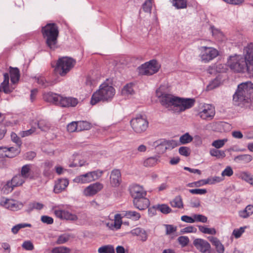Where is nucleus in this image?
<instances>
[{"label":"nucleus","mask_w":253,"mask_h":253,"mask_svg":"<svg viewBox=\"0 0 253 253\" xmlns=\"http://www.w3.org/2000/svg\"><path fill=\"white\" fill-rule=\"evenodd\" d=\"M252 96L253 83L248 81L238 85L237 89L233 95V100L236 105L248 108L250 107Z\"/></svg>","instance_id":"nucleus-1"},{"label":"nucleus","mask_w":253,"mask_h":253,"mask_svg":"<svg viewBox=\"0 0 253 253\" xmlns=\"http://www.w3.org/2000/svg\"><path fill=\"white\" fill-rule=\"evenodd\" d=\"M41 32L47 46L51 49H54L56 47L59 36L57 25L54 23H47L42 27Z\"/></svg>","instance_id":"nucleus-2"},{"label":"nucleus","mask_w":253,"mask_h":253,"mask_svg":"<svg viewBox=\"0 0 253 253\" xmlns=\"http://www.w3.org/2000/svg\"><path fill=\"white\" fill-rule=\"evenodd\" d=\"M115 94V89L106 83L100 85L99 89L92 95L90 103L94 105L98 102L111 100Z\"/></svg>","instance_id":"nucleus-3"},{"label":"nucleus","mask_w":253,"mask_h":253,"mask_svg":"<svg viewBox=\"0 0 253 253\" xmlns=\"http://www.w3.org/2000/svg\"><path fill=\"white\" fill-rule=\"evenodd\" d=\"M76 61L71 58L63 57L58 59L55 68L56 73L65 76L75 65Z\"/></svg>","instance_id":"nucleus-4"},{"label":"nucleus","mask_w":253,"mask_h":253,"mask_svg":"<svg viewBox=\"0 0 253 253\" xmlns=\"http://www.w3.org/2000/svg\"><path fill=\"white\" fill-rule=\"evenodd\" d=\"M247 61L242 55L230 56L228 64L230 69L237 73H243L246 70Z\"/></svg>","instance_id":"nucleus-5"},{"label":"nucleus","mask_w":253,"mask_h":253,"mask_svg":"<svg viewBox=\"0 0 253 253\" xmlns=\"http://www.w3.org/2000/svg\"><path fill=\"white\" fill-rule=\"evenodd\" d=\"M160 65L155 60L146 62L138 68L139 74L142 75H152L158 72Z\"/></svg>","instance_id":"nucleus-6"},{"label":"nucleus","mask_w":253,"mask_h":253,"mask_svg":"<svg viewBox=\"0 0 253 253\" xmlns=\"http://www.w3.org/2000/svg\"><path fill=\"white\" fill-rule=\"evenodd\" d=\"M156 94L160 98V102L163 106L167 108L171 106H176L177 97L162 92L160 88L156 90Z\"/></svg>","instance_id":"nucleus-7"},{"label":"nucleus","mask_w":253,"mask_h":253,"mask_svg":"<svg viewBox=\"0 0 253 253\" xmlns=\"http://www.w3.org/2000/svg\"><path fill=\"white\" fill-rule=\"evenodd\" d=\"M130 125L135 132L141 133L147 128L148 122L144 117L140 115L132 119L130 121Z\"/></svg>","instance_id":"nucleus-8"},{"label":"nucleus","mask_w":253,"mask_h":253,"mask_svg":"<svg viewBox=\"0 0 253 253\" xmlns=\"http://www.w3.org/2000/svg\"><path fill=\"white\" fill-rule=\"evenodd\" d=\"M199 50L201 51V59L205 62L211 60L218 55V51L211 47L201 46Z\"/></svg>","instance_id":"nucleus-9"},{"label":"nucleus","mask_w":253,"mask_h":253,"mask_svg":"<svg viewBox=\"0 0 253 253\" xmlns=\"http://www.w3.org/2000/svg\"><path fill=\"white\" fill-rule=\"evenodd\" d=\"M198 115L203 120H211L215 115L214 108L210 104L205 105L203 109L199 112Z\"/></svg>","instance_id":"nucleus-10"},{"label":"nucleus","mask_w":253,"mask_h":253,"mask_svg":"<svg viewBox=\"0 0 253 253\" xmlns=\"http://www.w3.org/2000/svg\"><path fill=\"white\" fill-rule=\"evenodd\" d=\"M193 245L199 250L202 253H210L211 250V245L207 241L202 239L197 238L194 240Z\"/></svg>","instance_id":"nucleus-11"},{"label":"nucleus","mask_w":253,"mask_h":253,"mask_svg":"<svg viewBox=\"0 0 253 253\" xmlns=\"http://www.w3.org/2000/svg\"><path fill=\"white\" fill-rule=\"evenodd\" d=\"M195 102L193 98H181L177 97L176 107H178L180 111H184L186 109L192 107Z\"/></svg>","instance_id":"nucleus-12"},{"label":"nucleus","mask_w":253,"mask_h":253,"mask_svg":"<svg viewBox=\"0 0 253 253\" xmlns=\"http://www.w3.org/2000/svg\"><path fill=\"white\" fill-rule=\"evenodd\" d=\"M78 103L77 98L72 97H64L60 95L58 106L62 107H74Z\"/></svg>","instance_id":"nucleus-13"},{"label":"nucleus","mask_w":253,"mask_h":253,"mask_svg":"<svg viewBox=\"0 0 253 253\" xmlns=\"http://www.w3.org/2000/svg\"><path fill=\"white\" fill-rule=\"evenodd\" d=\"M103 187V184L99 182H96L89 185L85 188L84 191V194L86 196H91L96 194Z\"/></svg>","instance_id":"nucleus-14"},{"label":"nucleus","mask_w":253,"mask_h":253,"mask_svg":"<svg viewBox=\"0 0 253 253\" xmlns=\"http://www.w3.org/2000/svg\"><path fill=\"white\" fill-rule=\"evenodd\" d=\"M54 213L56 216L62 219L75 221L78 219L76 215L72 214L67 211L61 210H55Z\"/></svg>","instance_id":"nucleus-15"},{"label":"nucleus","mask_w":253,"mask_h":253,"mask_svg":"<svg viewBox=\"0 0 253 253\" xmlns=\"http://www.w3.org/2000/svg\"><path fill=\"white\" fill-rule=\"evenodd\" d=\"M110 184L113 187H116L120 185L121 182V173L119 169H115L111 171L110 176Z\"/></svg>","instance_id":"nucleus-16"},{"label":"nucleus","mask_w":253,"mask_h":253,"mask_svg":"<svg viewBox=\"0 0 253 253\" xmlns=\"http://www.w3.org/2000/svg\"><path fill=\"white\" fill-rule=\"evenodd\" d=\"M43 98L47 102L58 105L59 98H60V95L49 91L43 94Z\"/></svg>","instance_id":"nucleus-17"},{"label":"nucleus","mask_w":253,"mask_h":253,"mask_svg":"<svg viewBox=\"0 0 253 253\" xmlns=\"http://www.w3.org/2000/svg\"><path fill=\"white\" fill-rule=\"evenodd\" d=\"M130 193L133 200L138 199V198L145 197L146 195V192L141 186L137 185L133 186L131 188Z\"/></svg>","instance_id":"nucleus-18"},{"label":"nucleus","mask_w":253,"mask_h":253,"mask_svg":"<svg viewBox=\"0 0 253 253\" xmlns=\"http://www.w3.org/2000/svg\"><path fill=\"white\" fill-rule=\"evenodd\" d=\"M133 204L135 207L139 210H144L146 209L150 205V202L148 199L145 197L133 200Z\"/></svg>","instance_id":"nucleus-19"},{"label":"nucleus","mask_w":253,"mask_h":253,"mask_svg":"<svg viewBox=\"0 0 253 253\" xmlns=\"http://www.w3.org/2000/svg\"><path fill=\"white\" fill-rule=\"evenodd\" d=\"M2 199L3 200L1 202H3L6 207L11 211H18L21 209L24 206L23 204L21 202H10L8 199L4 198Z\"/></svg>","instance_id":"nucleus-20"},{"label":"nucleus","mask_w":253,"mask_h":253,"mask_svg":"<svg viewBox=\"0 0 253 253\" xmlns=\"http://www.w3.org/2000/svg\"><path fill=\"white\" fill-rule=\"evenodd\" d=\"M69 184L67 179H59L55 183L54 187V192L59 193L64 190Z\"/></svg>","instance_id":"nucleus-21"},{"label":"nucleus","mask_w":253,"mask_h":253,"mask_svg":"<svg viewBox=\"0 0 253 253\" xmlns=\"http://www.w3.org/2000/svg\"><path fill=\"white\" fill-rule=\"evenodd\" d=\"M244 58L247 62L253 63V43H250L244 48Z\"/></svg>","instance_id":"nucleus-22"},{"label":"nucleus","mask_w":253,"mask_h":253,"mask_svg":"<svg viewBox=\"0 0 253 253\" xmlns=\"http://www.w3.org/2000/svg\"><path fill=\"white\" fill-rule=\"evenodd\" d=\"M3 77L4 80L0 84V87L5 93H9L12 91L13 88L10 87L9 85V74L7 73H4L3 74Z\"/></svg>","instance_id":"nucleus-23"},{"label":"nucleus","mask_w":253,"mask_h":253,"mask_svg":"<svg viewBox=\"0 0 253 253\" xmlns=\"http://www.w3.org/2000/svg\"><path fill=\"white\" fill-rule=\"evenodd\" d=\"M208 239L212 245L215 246L216 250L218 253H224V247L216 237H210Z\"/></svg>","instance_id":"nucleus-24"},{"label":"nucleus","mask_w":253,"mask_h":253,"mask_svg":"<svg viewBox=\"0 0 253 253\" xmlns=\"http://www.w3.org/2000/svg\"><path fill=\"white\" fill-rule=\"evenodd\" d=\"M153 146L155 147L156 151L159 154H163L167 150L165 139H160L155 141L153 143Z\"/></svg>","instance_id":"nucleus-25"},{"label":"nucleus","mask_w":253,"mask_h":253,"mask_svg":"<svg viewBox=\"0 0 253 253\" xmlns=\"http://www.w3.org/2000/svg\"><path fill=\"white\" fill-rule=\"evenodd\" d=\"M9 74L10 76L11 82L14 84L17 83L20 78V71L17 68H13L10 67Z\"/></svg>","instance_id":"nucleus-26"},{"label":"nucleus","mask_w":253,"mask_h":253,"mask_svg":"<svg viewBox=\"0 0 253 253\" xmlns=\"http://www.w3.org/2000/svg\"><path fill=\"white\" fill-rule=\"evenodd\" d=\"M75 181L81 183H87L92 182L89 172L78 176L75 179Z\"/></svg>","instance_id":"nucleus-27"},{"label":"nucleus","mask_w":253,"mask_h":253,"mask_svg":"<svg viewBox=\"0 0 253 253\" xmlns=\"http://www.w3.org/2000/svg\"><path fill=\"white\" fill-rule=\"evenodd\" d=\"M253 213V205H249L247 206L245 210L239 211L240 216L243 218H247Z\"/></svg>","instance_id":"nucleus-28"},{"label":"nucleus","mask_w":253,"mask_h":253,"mask_svg":"<svg viewBox=\"0 0 253 253\" xmlns=\"http://www.w3.org/2000/svg\"><path fill=\"white\" fill-rule=\"evenodd\" d=\"M170 204L171 206L173 208H176L178 209H181L183 208L182 199L180 196H176L171 201H170Z\"/></svg>","instance_id":"nucleus-29"},{"label":"nucleus","mask_w":253,"mask_h":253,"mask_svg":"<svg viewBox=\"0 0 253 253\" xmlns=\"http://www.w3.org/2000/svg\"><path fill=\"white\" fill-rule=\"evenodd\" d=\"M32 166L31 165H25L21 168V175L24 179L32 178L30 176Z\"/></svg>","instance_id":"nucleus-30"},{"label":"nucleus","mask_w":253,"mask_h":253,"mask_svg":"<svg viewBox=\"0 0 253 253\" xmlns=\"http://www.w3.org/2000/svg\"><path fill=\"white\" fill-rule=\"evenodd\" d=\"M210 154L213 157H215L217 159H222L226 156L224 151L218 150L216 148L211 149L210 151Z\"/></svg>","instance_id":"nucleus-31"},{"label":"nucleus","mask_w":253,"mask_h":253,"mask_svg":"<svg viewBox=\"0 0 253 253\" xmlns=\"http://www.w3.org/2000/svg\"><path fill=\"white\" fill-rule=\"evenodd\" d=\"M153 209L158 210L164 214H168L171 212V209L166 204L157 205L154 206Z\"/></svg>","instance_id":"nucleus-32"},{"label":"nucleus","mask_w":253,"mask_h":253,"mask_svg":"<svg viewBox=\"0 0 253 253\" xmlns=\"http://www.w3.org/2000/svg\"><path fill=\"white\" fill-rule=\"evenodd\" d=\"M43 207L44 205L41 203L36 202H31L28 205V209L27 210V211L30 212L35 209L41 210L43 208Z\"/></svg>","instance_id":"nucleus-33"},{"label":"nucleus","mask_w":253,"mask_h":253,"mask_svg":"<svg viewBox=\"0 0 253 253\" xmlns=\"http://www.w3.org/2000/svg\"><path fill=\"white\" fill-rule=\"evenodd\" d=\"M98 252V253H115V250L112 245H105L100 247Z\"/></svg>","instance_id":"nucleus-34"},{"label":"nucleus","mask_w":253,"mask_h":253,"mask_svg":"<svg viewBox=\"0 0 253 253\" xmlns=\"http://www.w3.org/2000/svg\"><path fill=\"white\" fill-rule=\"evenodd\" d=\"M133 84L131 83L126 84L122 90V93L124 95H132L134 93Z\"/></svg>","instance_id":"nucleus-35"},{"label":"nucleus","mask_w":253,"mask_h":253,"mask_svg":"<svg viewBox=\"0 0 253 253\" xmlns=\"http://www.w3.org/2000/svg\"><path fill=\"white\" fill-rule=\"evenodd\" d=\"M77 123L78 131H81L84 130H88L91 127V124L86 121H78Z\"/></svg>","instance_id":"nucleus-36"},{"label":"nucleus","mask_w":253,"mask_h":253,"mask_svg":"<svg viewBox=\"0 0 253 253\" xmlns=\"http://www.w3.org/2000/svg\"><path fill=\"white\" fill-rule=\"evenodd\" d=\"M253 159L252 156L249 154H243L238 155L235 158V161L249 163Z\"/></svg>","instance_id":"nucleus-37"},{"label":"nucleus","mask_w":253,"mask_h":253,"mask_svg":"<svg viewBox=\"0 0 253 253\" xmlns=\"http://www.w3.org/2000/svg\"><path fill=\"white\" fill-rule=\"evenodd\" d=\"M38 126L41 130L46 131L49 129L50 125L46 121L41 120L38 122Z\"/></svg>","instance_id":"nucleus-38"},{"label":"nucleus","mask_w":253,"mask_h":253,"mask_svg":"<svg viewBox=\"0 0 253 253\" xmlns=\"http://www.w3.org/2000/svg\"><path fill=\"white\" fill-rule=\"evenodd\" d=\"M11 180L13 185L16 187L22 185V184L25 182V179L21 174L16 175Z\"/></svg>","instance_id":"nucleus-39"},{"label":"nucleus","mask_w":253,"mask_h":253,"mask_svg":"<svg viewBox=\"0 0 253 253\" xmlns=\"http://www.w3.org/2000/svg\"><path fill=\"white\" fill-rule=\"evenodd\" d=\"M37 82L43 87H46L49 86H51L54 84V82L47 81L43 77H40L38 78Z\"/></svg>","instance_id":"nucleus-40"},{"label":"nucleus","mask_w":253,"mask_h":253,"mask_svg":"<svg viewBox=\"0 0 253 253\" xmlns=\"http://www.w3.org/2000/svg\"><path fill=\"white\" fill-rule=\"evenodd\" d=\"M193 139V137L187 132L180 137L179 142L181 144H186L191 142Z\"/></svg>","instance_id":"nucleus-41"},{"label":"nucleus","mask_w":253,"mask_h":253,"mask_svg":"<svg viewBox=\"0 0 253 253\" xmlns=\"http://www.w3.org/2000/svg\"><path fill=\"white\" fill-rule=\"evenodd\" d=\"M27 227H31L32 225L29 223H20L13 226L11 229V231L13 234H16L20 229Z\"/></svg>","instance_id":"nucleus-42"},{"label":"nucleus","mask_w":253,"mask_h":253,"mask_svg":"<svg viewBox=\"0 0 253 253\" xmlns=\"http://www.w3.org/2000/svg\"><path fill=\"white\" fill-rule=\"evenodd\" d=\"M124 215L127 218H132L136 220H138L140 217V214L135 211H126Z\"/></svg>","instance_id":"nucleus-43"},{"label":"nucleus","mask_w":253,"mask_h":253,"mask_svg":"<svg viewBox=\"0 0 253 253\" xmlns=\"http://www.w3.org/2000/svg\"><path fill=\"white\" fill-rule=\"evenodd\" d=\"M70 252V249L64 246L54 248L51 251L52 253H69Z\"/></svg>","instance_id":"nucleus-44"},{"label":"nucleus","mask_w":253,"mask_h":253,"mask_svg":"<svg viewBox=\"0 0 253 253\" xmlns=\"http://www.w3.org/2000/svg\"><path fill=\"white\" fill-rule=\"evenodd\" d=\"M92 181H95L99 179L102 175L103 171L102 170L97 169L96 170L89 172Z\"/></svg>","instance_id":"nucleus-45"},{"label":"nucleus","mask_w":253,"mask_h":253,"mask_svg":"<svg viewBox=\"0 0 253 253\" xmlns=\"http://www.w3.org/2000/svg\"><path fill=\"white\" fill-rule=\"evenodd\" d=\"M227 138L223 139H217L212 142L211 145L216 149H219L222 147L225 143L227 141Z\"/></svg>","instance_id":"nucleus-46"},{"label":"nucleus","mask_w":253,"mask_h":253,"mask_svg":"<svg viewBox=\"0 0 253 253\" xmlns=\"http://www.w3.org/2000/svg\"><path fill=\"white\" fill-rule=\"evenodd\" d=\"M122 224V216L120 214H116L115 215L114 222L113 225L115 226V229L117 230L121 228Z\"/></svg>","instance_id":"nucleus-47"},{"label":"nucleus","mask_w":253,"mask_h":253,"mask_svg":"<svg viewBox=\"0 0 253 253\" xmlns=\"http://www.w3.org/2000/svg\"><path fill=\"white\" fill-rule=\"evenodd\" d=\"M199 230L205 234L214 235L216 234V231L214 228H209L204 226H199Z\"/></svg>","instance_id":"nucleus-48"},{"label":"nucleus","mask_w":253,"mask_h":253,"mask_svg":"<svg viewBox=\"0 0 253 253\" xmlns=\"http://www.w3.org/2000/svg\"><path fill=\"white\" fill-rule=\"evenodd\" d=\"M240 177L248 183H252L253 180V176L248 172H242L240 173Z\"/></svg>","instance_id":"nucleus-49"},{"label":"nucleus","mask_w":253,"mask_h":253,"mask_svg":"<svg viewBox=\"0 0 253 253\" xmlns=\"http://www.w3.org/2000/svg\"><path fill=\"white\" fill-rule=\"evenodd\" d=\"M173 5L177 9L185 8L187 7V1L185 0H173Z\"/></svg>","instance_id":"nucleus-50"},{"label":"nucleus","mask_w":253,"mask_h":253,"mask_svg":"<svg viewBox=\"0 0 253 253\" xmlns=\"http://www.w3.org/2000/svg\"><path fill=\"white\" fill-rule=\"evenodd\" d=\"M152 7V0H146L142 5V8L145 12L151 13Z\"/></svg>","instance_id":"nucleus-51"},{"label":"nucleus","mask_w":253,"mask_h":253,"mask_svg":"<svg viewBox=\"0 0 253 253\" xmlns=\"http://www.w3.org/2000/svg\"><path fill=\"white\" fill-rule=\"evenodd\" d=\"M19 153L18 149L14 148V147L6 148L5 150V154L7 155L9 154L12 155L11 157H7V158H13L16 156Z\"/></svg>","instance_id":"nucleus-52"},{"label":"nucleus","mask_w":253,"mask_h":253,"mask_svg":"<svg viewBox=\"0 0 253 253\" xmlns=\"http://www.w3.org/2000/svg\"><path fill=\"white\" fill-rule=\"evenodd\" d=\"M70 237L71 235L70 234H63L58 237L56 242L58 244H64L69 240Z\"/></svg>","instance_id":"nucleus-53"},{"label":"nucleus","mask_w":253,"mask_h":253,"mask_svg":"<svg viewBox=\"0 0 253 253\" xmlns=\"http://www.w3.org/2000/svg\"><path fill=\"white\" fill-rule=\"evenodd\" d=\"M165 143L167 149H172L178 145V142L174 140H165Z\"/></svg>","instance_id":"nucleus-54"},{"label":"nucleus","mask_w":253,"mask_h":253,"mask_svg":"<svg viewBox=\"0 0 253 253\" xmlns=\"http://www.w3.org/2000/svg\"><path fill=\"white\" fill-rule=\"evenodd\" d=\"M67 129L70 132H73L76 131H78L77 122H72L69 124L67 126Z\"/></svg>","instance_id":"nucleus-55"},{"label":"nucleus","mask_w":253,"mask_h":253,"mask_svg":"<svg viewBox=\"0 0 253 253\" xmlns=\"http://www.w3.org/2000/svg\"><path fill=\"white\" fill-rule=\"evenodd\" d=\"M246 226L241 227L239 229H235L233 230L232 234L236 239L239 238L245 232Z\"/></svg>","instance_id":"nucleus-56"},{"label":"nucleus","mask_w":253,"mask_h":253,"mask_svg":"<svg viewBox=\"0 0 253 253\" xmlns=\"http://www.w3.org/2000/svg\"><path fill=\"white\" fill-rule=\"evenodd\" d=\"M194 217V220H195V222H201L202 223H206L207 222L208 218L207 217L202 214H194L193 215Z\"/></svg>","instance_id":"nucleus-57"},{"label":"nucleus","mask_w":253,"mask_h":253,"mask_svg":"<svg viewBox=\"0 0 253 253\" xmlns=\"http://www.w3.org/2000/svg\"><path fill=\"white\" fill-rule=\"evenodd\" d=\"M179 153L180 155L187 157L190 154V149L185 146H182L179 148Z\"/></svg>","instance_id":"nucleus-58"},{"label":"nucleus","mask_w":253,"mask_h":253,"mask_svg":"<svg viewBox=\"0 0 253 253\" xmlns=\"http://www.w3.org/2000/svg\"><path fill=\"white\" fill-rule=\"evenodd\" d=\"M177 240L182 247H185L189 242V238L186 236H180Z\"/></svg>","instance_id":"nucleus-59"},{"label":"nucleus","mask_w":253,"mask_h":253,"mask_svg":"<svg viewBox=\"0 0 253 253\" xmlns=\"http://www.w3.org/2000/svg\"><path fill=\"white\" fill-rule=\"evenodd\" d=\"M85 162L84 160H81L77 158L74 162L70 165V167H82L85 165Z\"/></svg>","instance_id":"nucleus-60"},{"label":"nucleus","mask_w":253,"mask_h":253,"mask_svg":"<svg viewBox=\"0 0 253 253\" xmlns=\"http://www.w3.org/2000/svg\"><path fill=\"white\" fill-rule=\"evenodd\" d=\"M233 174V171L231 167L228 166L222 172L221 175L222 176H231Z\"/></svg>","instance_id":"nucleus-61"},{"label":"nucleus","mask_w":253,"mask_h":253,"mask_svg":"<svg viewBox=\"0 0 253 253\" xmlns=\"http://www.w3.org/2000/svg\"><path fill=\"white\" fill-rule=\"evenodd\" d=\"M197 231V229L193 226H189L185 227L181 230L182 233H195Z\"/></svg>","instance_id":"nucleus-62"},{"label":"nucleus","mask_w":253,"mask_h":253,"mask_svg":"<svg viewBox=\"0 0 253 253\" xmlns=\"http://www.w3.org/2000/svg\"><path fill=\"white\" fill-rule=\"evenodd\" d=\"M250 77H253V63L247 62L246 70Z\"/></svg>","instance_id":"nucleus-63"},{"label":"nucleus","mask_w":253,"mask_h":253,"mask_svg":"<svg viewBox=\"0 0 253 253\" xmlns=\"http://www.w3.org/2000/svg\"><path fill=\"white\" fill-rule=\"evenodd\" d=\"M11 138L12 140L15 142L18 146H21L22 142L20 139V138L14 132L11 133Z\"/></svg>","instance_id":"nucleus-64"}]
</instances>
